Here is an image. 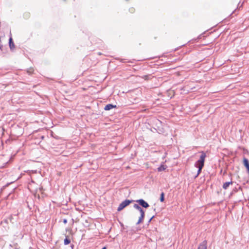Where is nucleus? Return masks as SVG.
Listing matches in <instances>:
<instances>
[{"mask_svg": "<svg viewBox=\"0 0 249 249\" xmlns=\"http://www.w3.org/2000/svg\"><path fill=\"white\" fill-rule=\"evenodd\" d=\"M206 157V154L204 152H202L199 159L195 163V166L196 167L198 166L203 167L204 165V161Z\"/></svg>", "mask_w": 249, "mask_h": 249, "instance_id": "nucleus-1", "label": "nucleus"}, {"mask_svg": "<svg viewBox=\"0 0 249 249\" xmlns=\"http://www.w3.org/2000/svg\"><path fill=\"white\" fill-rule=\"evenodd\" d=\"M133 201V200L125 199V200L122 202L119 205L117 211H121L124 209L125 207L129 205L131 202Z\"/></svg>", "mask_w": 249, "mask_h": 249, "instance_id": "nucleus-2", "label": "nucleus"}, {"mask_svg": "<svg viewBox=\"0 0 249 249\" xmlns=\"http://www.w3.org/2000/svg\"><path fill=\"white\" fill-rule=\"evenodd\" d=\"M133 207L140 212L141 215L139 218H144V211L142 208L141 206L138 204H135Z\"/></svg>", "mask_w": 249, "mask_h": 249, "instance_id": "nucleus-3", "label": "nucleus"}, {"mask_svg": "<svg viewBox=\"0 0 249 249\" xmlns=\"http://www.w3.org/2000/svg\"><path fill=\"white\" fill-rule=\"evenodd\" d=\"M136 202H137L141 206L145 208H147L149 206L148 203L142 199L137 200Z\"/></svg>", "mask_w": 249, "mask_h": 249, "instance_id": "nucleus-4", "label": "nucleus"}, {"mask_svg": "<svg viewBox=\"0 0 249 249\" xmlns=\"http://www.w3.org/2000/svg\"><path fill=\"white\" fill-rule=\"evenodd\" d=\"M207 242L206 240H204L202 243L199 244L197 249H207Z\"/></svg>", "mask_w": 249, "mask_h": 249, "instance_id": "nucleus-5", "label": "nucleus"}, {"mask_svg": "<svg viewBox=\"0 0 249 249\" xmlns=\"http://www.w3.org/2000/svg\"><path fill=\"white\" fill-rule=\"evenodd\" d=\"M116 107V105H113L112 104H107V105L105 107H104V109L105 110H109L111 109H112L113 108H115Z\"/></svg>", "mask_w": 249, "mask_h": 249, "instance_id": "nucleus-6", "label": "nucleus"}, {"mask_svg": "<svg viewBox=\"0 0 249 249\" xmlns=\"http://www.w3.org/2000/svg\"><path fill=\"white\" fill-rule=\"evenodd\" d=\"M244 164L247 169L248 172L249 173V162L248 159L246 158L244 159Z\"/></svg>", "mask_w": 249, "mask_h": 249, "instance_id": "nucleus-7", "label": "nucleus"}, {"mask_svg": "<svg viewBox=\"0 0 249 249\" xmlns=\"http://www.w3.org/2000/svg\"><path fill=\"white\" fill-rule=\"evenodd\" d=\"M232 183L233 182L232 181L225 182L223 185V188L225 190H226L229 187V185L231 184H232Z\"/></svg>", "mask_w": 249, "mask_h": 249, "instance_id": "nucleus-8", "label": "nucleus"}, {"mask_svg": "<svg viewBox=\"0 0 249 249\" xmlns=\"http://www.w3.org/2000/svg\"><path fill=\"white\" fill-rule=\"evenodd\" d=\"M9 47L11 50H13L15 48V45L13 41L12 37H10L9 40Z\"/></svg>", "mask_w": 249, "mask_h": 249, "instance_id": "nucleus-9", "label": "nucleus"}, {"mask_svg": "<svg viewBox=\"0 0 249 249\" xmlns=\"http://www.w3.org/2000/svg\"><path fill=\"white\" fill-rule=\"evenodd\" d=\"M166 169V166L161 164L160 167L157 168L158 172H161L164 171Z\"/></svg>", "mask_w": 249, "mask_h": 249, "instance_id": "nucleus-10", "label": "nucleus"}, {"mask_svg": "<svg viewBox=\"0 0 249 249\" xmlns=\"http://www.w3.org/2000/svg\"><path fill=\"white\" fill-rule=\"evenodd\" d=\"M91 219H86L85 221V223H83V225L85 227L89 226V223L91 222Z\"/></svg>", "mask_w": 249, "mask_h": 249, "instance_id": "nucleus-11", "label": "nucleus"}, {"mask_svg": "<svg viewBox=\"0 0 249 249\" xmlns=\"http://www.w3.org/2000/svg\"><path fill=\"white\" fill-rule=\"evenodd\" d=\"M71 242V240L68 238V236H66V238L64 239V244L65 245L69 244Z\"/></svg>", "mask_w": 249, "mask_h": 249, "instance_id": "nucleus-12", "label": "nucleus"}, {"mask_svg": "<svg viewBox=\"0 0 249 249\" xmlns=\"http://www.w3.org/2000/svg\"><path fill=\"white\" fill-rule=\"evenodd\" d=\"M164 200V193L162 192L160 194V201L161 202H163Z\"/></svg>", "mask_w": 249, "mask_h": 249, "instance_id": "nucleus-13", "label": "nucleus"}, {"mask_svg": "<svg viewBox=\"0 0 249 249\" xmlns=\"http://www.w3.org/2000/svg\"><path fill=\"white\" fill-rule=\"evenodd\" d=\"M197 168H198V171H197V176H198L201 172V170L202 169V168L203 167H199V166H198V167H196Z\"/></svg>", "mask_w": 249, "mask_h": 249, "instance_id": "nucleus-14", "label": "nucleus"}, {"mask_svg": "<svg viewBox=\"0 0 249 249\" xmlns=\"http://www.w3.org/2000/svg\"><path fill=\"white\" fill-rule=\"evenodd\" d=\"M33 70L32 69H30V70H28L27 72H28L29 74H31V73L33 72Z\"/></svg>", "mask_w": 249, "mask_h": 249, "instance_id": "nucleus-15", "label": "nucleus"}, {"mask_svg": "<svg viewBox=\"0 0 249 249\" xmlns=\"http://www.w3.org/2000/svg\"><path fill=\"white\" fill-rule=\"evenodd\" d=\"M143 219H139V220L137 222V224H138L140 223L141 222H142L143 221Z\"/></svg>", "mask_w": 249, "mask_h": 249, "instance_id": "nucleus-16", "label": "nucleus"}, {"mask_svg": "<svg viewBox=\"0 0 249 249\" xmlns=\"http://www.w3.org/2000/svg\"><path fill=\"white\" fill-rule=\"evenodd\" d=\"M129 11L130 12L132 13L134 11V8H130Z\"/></svg>", "mask_w": 249, "mask_h": 249, "instance_id": "nucleus-17", "label": "nucleus"}, {"mask_svg": "<svg viewBox=\"0 0 249 249\" xmlns=\"http://www.w3.org/2000/svg\"><path fill=\"white\" fill-rule=\"evenodd\" d=\"M63 223H64V224H66V223H67V219H64Z\"/></svg>", "mask_w": 249, "mask_h": 249, "instance_id": "nucleus-18", "label": "nucleus"}, {"mask_svg": "<svg viewBox=\"0 0 249 249\" xmlns=\"http://www.w3.org/2000/svg\"><path fill=\"white\" fill-rule=\"evenodd\" d=\"M156 215H149V216L150 217V218H155V217L156 216Z\"/></svg>", "mask_w": 249, "mask_h": 249, "instance_id": "nucleus-19", "label": "nucleus"}, {"mask_svg": "<svg viewBox=\"0 0 249 249\" xmlns=\"http://www.w3.org/2000/svg\"><path fill=\"white\" fill-rule=\"evenodd\" d=\"M152 219H149V221H148V223H150V221L152 220Z\"/></svg>", "mask_w": 249, "mask_h": 249, "instance_id": "nucleus-20", "label": "nucleus"}, {"mask_svg": "<svg viewBox=\"0 0 249 249\" xmlns=\"http://www.w3.org/2000/svg\"><path fill=\"white\" fill-rule=\"evenodd\" d=\"M72 219L73 222H77L76 221H74L73 219Z\"/></svg>", "mask_w": 249, "mask_h": 249, "instance_id": "nucleus-21", "label": "nucleus"}, {"mask_svg": "<svg viewBox=\"0 0 249 249\" xmlns=\"http://www.w3.org/2000/svg\"><path fill=\"white\" fill-rule=\"evenodd\" d=\"M102 249H106V247H104L103 248H102Z\"/></svg>", "mask_w": 249, "mask_h": 249, "instance_id": "nucleus-22", "label": "nucleus"}]
</instances>
